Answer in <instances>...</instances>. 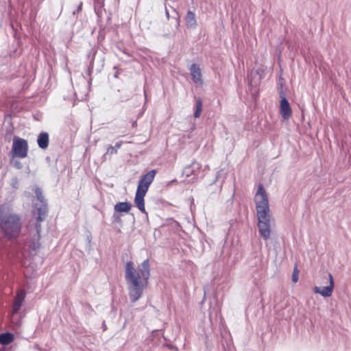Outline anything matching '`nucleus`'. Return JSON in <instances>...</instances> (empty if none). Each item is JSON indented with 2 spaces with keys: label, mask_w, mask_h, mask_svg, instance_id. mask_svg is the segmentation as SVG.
Here are the masks:
<instances>
[{
  "label": "nucleus",
  "mask_w": 351,
  "mask_h": 351,
  "mask_svg": "<svg viewBox=\"0 0 351 351\" xmlns=\"http://www.w3.org/2000/svg\"><path fill=\"white\" fill-rule=\"evenodd\" d=\"M125 271L130 299L132 302H135L142 296L150 276L149 260H145L138 266L137 269L134 268L132 261H128L125 265Z\"/></svg>",
  "instance_id": "obj_1"
},
{
  "label": "nucleus",
  "mask_w": 351,
  "mask_h": 351,
  "mask_svg": "<svg viewBox=\"0 0 351 351\" xmlns=\"http://www.w3.org/2000/svg\"><path fill=\"white\" fill-rule=\"evenodd\" d=\"M256 210L258 220V227L261 237L267 241L271 235V217L269 206L268 197L262 184L258 186L257 192L254 197Z\"/></svg>",
  "instance_id": "obj_2"
},
{
  "label": "nucleus",
  "mask_w": 351,
  "mask_h": 351,
  "mask_svg": "<svg viewBox=\"0 0 351 351\" xmlns=\"http://www.w3.org/2000/svg\"><path fill=\"white\" fill-rule=\"evenodd\" d=\"M0 229L10 240L16 237L21 230L19 216L12 213L10 206L5 204L0 205Z\"/></svg>",
  "instance_id": "obj_3"
},
{
  "label": "nucleus",
  "mask_w": 351,
  "mask_h": 351,
  "mask_svg": "<svg viewBox=\"0 0 351 351\" xmlns=\"http://www.w3.org/2000/svg\"><path fill=\"white\" fill-rule=\"evenodd\" d=\"M28 143L25 139L14 136L11 154L13 158H24L28 153Z\"/></svg>",
  "instance_id": "obj_4"
},
{
  "label": "nucleus",
  "mask_w": 351,
  "mask_h": 351,
  "mask_svg": "<svg viewBox=\"0 0 351 351\" xmlns=\"http://www.w3.org/2000/svg\"><path fill=\"white\" fill-rule=\"evenodd\" d=\"M156 170L153 169L141 176L138 181L137 189L136 192L146 194L149 185L153 182L156 174Z\"/></svg>",
  "instance_id": "obj_5"
},
{
  "label": "nucleus",
  "mask_w": 351,
  "mask_h": 351,
  "mask_svg": "<svg viewBox=\"0 0 351 351\" xmlns=\"http://www.w3.org/2000/svg\"><path fill=\"white\" fill-rule=\"evenodd\" d=\"M324 278L328 279L329 285L323 287H315L313 288V291L315 293L320 294L324 298H328L331 296L333 292L334 279L332 275L330 273H326L324 274Z\"/></svg>",
  "instance_id": "obj_6"
},
{
  "label": "nucleus",
  "mask_w": 351,
  "mask_h": 351,
  "mask_svg": "<svg viewBox=\"0 0 351 351\" xmlns=\"http://www.w3.org/2000/svg\"><path fill=\"white\" fill-rule=\"evenodd\" d=\"M201 167L202 165L194 160L190 165H186L184 168L182 174L186 177H190L191 176H197Z\"/></svg>",
  "instance_id": "obj_7"
},
{
  "label": "nucleus",
  "mask_w": 351,
  "mask_h": 351,
  "mask_svg": "<svg viewBox=\"0 0 351 351\" xmlns=\"http://www.w3.org/2000/svg\"><path fill=\"white\" fill-rule=\"evenodd\" d=\"M25 295H26V293L24 289H20L17 291L16 297L14 300L13 306H12V313L13 314H16L19 311V310L25 300Z\"/></svg>",
  "instance_id": "obj_8"
},
{
  "label": "nucleus",
  "mask_w": 351,
  "mask_h": 351,
  "mask_svg": "<svg viewBox=\"0 0 351 351\" xmlns=\"http://www.w3.org/2000/svg\"><path fill=\"white\" fill-rule=\"evenodd\" d=\"M41 221H38V218H36V223L35 224V229L36 232V234L34 236L33 239H32V243L30 247L33 250H37L40 247V243L39 242L40 238V231H41Z\"/></svg>",
  "instance_id": "obj_9"
},
{
  "label": "nucleus",
  "mask_w": 351,
  "mask_h": 351,
  "mask_svg": "<svg viewBox=\"0 0 351 351\" xmlns=\"http://www.w3.org/2000/svg\"><path fill=\"white\" fill-rule=\"evenodd\" d=\"M280 114L284 119H288L291 116V109L288 100L283 97L280 104Z\"/></svg>",
  "instance_id": "obj_10"
},
{
  "label": "nucleus",
  "mask_w": 351,
  "mask_h": 351,
  "mask_svg": "<svg viewBox=\"0 0 351 351\" xmlns=\"http://www.w3.org/2000/svg\"><path fill=\"white\" fill-rule=\"evenodd\" d=\"M192 79L195 83H202V73L199 66L197 64H192L189 69Z\"/></svg>",
  "instance_id": "obj_11"
},
{
  "label": "nucleus",
  "mask_w": 351,
  "mask_h": 351,
  "mask_svg": "<svg viewBox=\"0 0 351 351\" xmlns=\"http://www.w3.org/2000/svg\"><path fill=\"white\" fill-rule=\"evenodd\" d=\"M49 137L46 132H42L38 136L37 143L40 149H45L49 146Z\"/></svg>",
  "instance_id": "obj_12"
},
{
  "label": "nucleus",
  "mask_w": 351,
  "mask_h": 351,
  "mask_svg": "<svg viewBox=\"0 0 351 351\" xmlns=\"http://www.w3.org/2000/svg\"><path fill=\"white\" fill-rule=\"evenodd\" d=\"M186 25L190 28H195L197 26V23L195 14L192 11H188L184 18Z\"/></svg>",
  "instance_id": "obj_13"
},
{
  "label": "nucleus",
  "mask_w": 351,
  "mask_h": 351,
  "mask_svg": "<svg viewBox=\"0 0 351 351\" xmlns=\"http://www.w3.org/2000/svg\"><path fill=\"white\" fill-rule=\"evenodd\" d=\"M145 194L136 192L134 204L143 213H145L144 197Z\"/></svg>",
  "instance_id": "obj_14"
},
{
  "label": "nucleus",
  "mask_w": 351,
  "mask_h": 351,
  "mask_svg": "<svg viewBox=\"0 0 351 351\" xmlns=\"http://www.w3.org/2000/svg\"><path fill=\"white\" fill-rule=\"evenodd\" d=\"M132 208L129 202H118L114 205V210L116 213H128Z\"/></svg>",
  "instance_id": "obj_15"
},
{
  "label": "nucleus",
  "mask_w": 351,
  "mask_h": 351,
  "mask_svg": "<svg viewBox=\"0 0 351 351\" xmlns=\"http://www.w3.org/2000/svg\"><path fill=\"white\" fill-rule=\"evenodd\" d=\"M14 340V336L10 332H4L0 334V344L6 346Z\"/></svg>",
  "instance_id": "obj_16"
},
{
  "label": "nucleus",
  "mask_w": 351,
  "mask_h": 351,
  "mask_svg": "<svg viewBox=\"0 0 351 351\" xmlns=\"http://www.w3.org/2000/svg\"><path fill=\"white\" fill-rule=\"evenodd\" d=\"M36 210H37V213H38V221H42L44 220L45 219V217L47 214V206H46V204L44 203V204H42V205L39 207V208H37L36 207Z\"/></svg>",
  "instance_id": "obj_17"
},
{
  "label": "nucleus",
  "mask_w": 351,
  "mask_h": 351,
  "mask_svg": "<svg viewBox=\"0 0 351 351\" xmlns=\"http://www.w3.org/2000/svg\"><path fill=\"white\" fill-rule=\"evenodd\" d=\"M203 103L202 100L200 98L196 99L195 106V112L194 117L199 118L201 115L202 111Z\"/></svg>",
  "instance_id": "obj_18"
},
{
  "label": "nucleus",
  "mask_w": 351,
  "mask_h": 351,
  "mask_svg": "<svg viewBox=\"0 0 351 351\" xmlns=\"http://www.w3.org/2000/svg\"><path fill=\"white\" fill-rule=\"evenodd\" d=\"M35 194L38 199V200L40 201V203L44 204L45 203V197L43 195V191L41 189L36 187L35 189Z\"/></svg>",
  "instance_id": "obj_19"
},
{
  "label": "nucleus",
  "mask_w": 351,
  "mask_h": 351,
  "mask_svg": "<svg viewBox=\"0 0 351 351\" xmlns=\"http://www.w3.org/2000/svg\"><path fill=\"white\" fill-rule=\"evenodd\" d=\"M96 53H97V51L95 50L92 49L91 52L90 53V54L88 56V58H91V60H90V62L89 68H88L89 72H90L91 70L93 68V60H94V58H95Z\"/></svg>",
  "instance_id": "obj_20"
},
{
  "label": "nucleus",
  "mask_w": 351,
  "mask_h": 351,
  "mask_svg": "<svg viewBox=\"0 0 351 351\" xmlns=\"http://www.w3.org/2000/svg\"><path fill=\"white\" fill-rule=\"evenodd\" d=\"M117 151L118 150L117 149L116 147H114V146L110 145L108 147L107 152L104 154V157H105L106 154H110V155L116 154L117 153Z\"/></svg>",
  "instance_id": "obj_21"
},
{
  "label": "nucleus",
  "mask_w": 351,
  "mask_h": 351,
  "mask_svg": "<svg viewBox=\"0 0 351 351\" xmlns=\"http://www.w3.org/2000/svg\"><path fill=\"white\" fill-rule=\"evenodd\" d=\"M299 279V271L298 270L297 267H295L294 268V270L292 274V280L293 282H297Z\"/></svg>",
  "instance_id": "obj_22"
},
{
  "label": "nucleus",
  "mask_w": 351,
  "mask_h": 351,
  "mask_svg": "<svg viewBox=\"0 0 351 351\" xmlns=\"http://www.w3.org/2000/svg\"><path fill=\"white\" fill-rule=\"evenodd\" d=\"M11 164L12 165V166L14 167H15L17 169H21L23 167L22 163L20 161L17 160H12L11 162Z\"/></svg>",
  "instance_id": "obj_23"
},
{
  "label": "nucleus",
  "mask_w": 351,
  "mask_h": 351,
  "mask_svg": "<svg viewBox=\"0 0 351 351\" xmlns=\"http://www.w3.org/2000/svg\"><path fill=\"white\" fill-rule=\"evenodd\" d=\"M119 213L114 212V214L112 215V222L115 223H121V219L120 217V215L118 214Z\"/></svg>",
  "instance_id": "obj_24"
},
{
  "label": "nucleus",
  "mask_w": 351,
  "mask_h": 351,
  "mask_svg": "<svg viewBox=\"0 0 351 351\" xmlns=\"http://www.w3.org/2000/svg\"><path fill=\"white\" fill-rule=\"evenodd\" d=\"M122 145V141H119L116 143L115 146H114V147L117 148V149L118 150Z\"/></svg>",
  "instance_id": "obj_25"
},
{
  "label": "nucleus",
  "mask_w": 351,
  "mask_h": 351,
  "mask_svg": "<svg viewBox=\"0 0 351 351\" xmlns=\"http://www.w3.org/2000/svg\"><path fill=\"white\" fill-rule=\"evenodd\" d=\"M82 2H81V3H80V5H79V6H78V8H77V11H73V14H76V12H78L79 11H80V10H81V9H82Z\"/></svg>",
  "instance_id": "obj_26"
},
{
  "label": "nucleus",
  "mask_w": 351,
  "mask_h": 351,
  "mask_svg": "<svg viewBox=\"0 0 351 351\" xmlns=\"http://www.w3.org/2000/svg\"><path fill=\"white\" fill-rule=\"evenodd\" d=\"M165 14H166L167 18L169 19V11L167 9L165 10Z\"/></svg>",
  "instance_id": "obj_27"
},
{
  "label": "nucleus",
  "mask_w": 351,
  "mask_h": 351,
  "mask_svg": "<svg viewBox=\"0 0 351 351\" xmlns=\"http://www.w3.org/2000/svg\"><path fill=\"white\" fill-rule=\"evenodd\" d=\"M136 125H137V123H136V121H134V122L132 123V127L135 128Z\"/></svg>",
  "instance_id": "obj_28"
},
{
  "label": "nucleus",
  "mask_w": 351,
  "mask_h": 351,
  "mask_svg": "<svg viewBox=\"0 0 351 351\" xmlns=\"http://www.w3.org/2000/svg\"><path fill=\"white\" fill-rule=\"evenodd\" d=\"M176 15H177L178 24H179L180 16H178V12H176Z\"/></svg>",
  "instance_id": "obj_29"
},
{
  "label": "nucleus",
  "mask_w": 351,
  "mask_h": 351,
  "mask_svg": "<svg viewBox=\"0 0 351 351\" xmlns=\"http://www.w3.org/2000/svg\"><path fill=\"white\" fill-rule=\"evenodd\" d=\"M119 72H117V73L114 74V77L115 78H118V77H119Z\"/></svg>",
  "instance_id": "obj_30"
},
{
  "label": "nucleus",
  "mask_w": 351,
  "mask_h": 351,
  "mask_svg": "<svg viewBox=\"0 0 351 351\" xmlns=\"http://www.w3.org/2000/svg\"><path fill=\"white\" fill-rule=\"evenodd\" d=\"M204 300H205V296L204 297V298H203V300H202V303H203V302H204Z\"/></svg>",
  "instance_id": "obj_31"
}]
</instances>
